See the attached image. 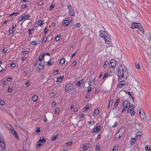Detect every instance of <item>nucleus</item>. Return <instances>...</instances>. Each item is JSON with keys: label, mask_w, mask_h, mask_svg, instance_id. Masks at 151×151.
<instances>
[{"label": "nucleus", "mask_w": 151, "mask_h": 151, "mask_svg": "<svg viewBox=\"0 0 151 151\" xmlns=\"http://www.w3.org/2000/svg\"><path fill=\"white\" fill-rule=\"evenodd\" d=\"M116 136L118 137V138L119 139L122 136H120V134L118 132L116 134Z\"/></svg>", "instance_id": "nucleus-44"}, {"label": "nucleus", "mask_w": 151, "mask_h": 151, "mask_svg": "<svg viewBox=\"0 0 151 151\" xmlns=\"http://www.w3.org/2000/svg\"><path fill=\"white\" fill-rule=\"evenodd\" d=\"M89 146L88 144H86L83 147V150H86L89 147Z\"/></svg>", "instance_id": "nucleus-20"}, {"label": "nucleus", "mask_w": 151, "mask_h": 151, "mask_svg": "<svg viewBox=\"0 0 151 151\" xmlns=\"http://www.w3.org/2000/svg\"><path fill=\"white\" fill-rule=\"evenodd\" d=\"M6 126L12 134L14 136L17 138L18 139V136L16 132L14 130L13 128L9 124H7Z\"/></svg>", "instance_id": "nucleus-3"}, {"label": "nucleus", "mask_w": 151, "mask_h": 151, "mask_svg": "<svg viewBox=\"0 0 151 151\" xmlns=\"http://www.w3.org/2000/svg\"><path fill=\"white\" fill-rule=\"evenodd\" d=\"M89 124L90 125H93L94 124L95 122L94 121H92L91 122H88Z\"/></svg>", "instance_id": "nucleus-46"}, {"label": "nucleus", "mask_w": 151, "mask_h": 151, "mask_svg": "<svg viewBox=\"0 0 151 151\" xmlns=\"http://www.w3.org/2000/svg\"><path fill=\"white\" fill-rule=\"evenodd\" d=\"M5 104L4 101L2 100L1 99H0V105H3Z\"/></svg>", "instance_id": "nucleus-40"}, {"label": "nucleus", "mask_w": 151, "mask_h": 151, "mask_svg": "<svg viewBox=\"0 0 151 151\" xmlns=\"http://www.w3.org/2000/svg\"><path fill=\"white\" fill-rule=\"evenodd\" d=\"M34 29V28H32L31 29H29V35H32V31H33Z\"/></svg>", "instance_id": "nucleus-38"}, {"label": "nucleus", "mask_w": 151, "mask_h": 151, "mask_svg": "<svg viewBox=\"0 0 151 151\" xmlns=\"http://www.w3.org/2000/svg\"><path fill=\"white\" fill-rule=\"evenodd\" d=\"M116 62L115 60L114 59H112L110 60L109 65L110 67L114 69L116 66Z\"/></svg>", "instance_id": "nucleus-5"}, {"label": "nucleus", "mask_w": 151, "mask_h": 151, "mask_svg": "<svg viewBox=\"0 0 151 151\" xmlns=\"http://www.w3.org/2000/svg\"><path fill=\"white\" fill-rule=\"evenodd\" d=\"M76 25L78 27H80L81 26V24H80V23H77Z\"/></svg>", "instance_id": "nucleus-63"}, {"label": "nucleus", "mask_w": 151, "mask_h": 151, "mask_svg": "<svg viewBox=\"0 0 151 151\" xmlns=\"http://www.w3.org/2000/svg\"><path fill=\"white\" fill-rule=\"evenodd\" d=\"M59 109L58 108H57L55 109V113L56 114H58L59 112Z\"/></svg>", "instance_id": "nucleus-56"}, {"label": "nucleus", "mask_w": 151, "mask_h": 151, "mask_svg": "<svg viewBox=\"0 0 151 151\" xmlns=\"http://www.w3.org/2000/svg\"><path fill=\"white\" fill-rule=\"evenodd\" d=\"M14 33V29L12 28H10L9 30V34L10 35Z\"/></svg>", "instance_id": "nucleus-35"}, {"label": "nucleus", "mask_w": 151, "mask_h": 151, "mask_svg": "<svg viewBox=\"0 0 151 151\" xmlns=\"http://www.w3.org/2000/svg\"><path fill=\"white\" fill-rule=\"evenodd\" d=\"M134 151H140L139 149L137 147H135L134 148Z\"/></svg>", "instance_id": "nucleus-64"}, {"label": "nucleus", "mask_w": 151, "mask_h": 151, "mask_svg": "<svg viewBox=\"0 0 151 151\" xmlns=\"http://www.w3.org/2000/svg\"><path fill=\"white\" fill-rule=\"evenodd\" d=\"M42 144L39 141H38L36 145V147L37 148L41 146Z\"/></svg>", "instance_id": "nucleus-28"}, {"label": "nucleus", "mask_w": 151, "mask_h": 151, "mask_svg": "<svg viewBox=\"0 0 151 151\" xmlns=\"http://www.w3.org/2000/svg\"><path fill=\"white\" fill-rule=\"evenodd\" d=\"M0 146L3 149H4L5 148V145L4 142H2L1 143H0Z\"/></svg>", "instance_id": "nucleus-23"}, {"label": "nucleus", "mask_w": 151, "mask_h": 151, "mask_svg": "<svg viewBox=\"0 0 151 151\" xmlns=\"http://www.w3.org/2000/svg\"><path fill=\"white\" fill-rule=\"evenodd\" d=\"M12 86H9L8 89V91L9 93L11 92L12 90Z\"/></svg>", "instance_id": "nucleus-39"}, {"label": "nucleus", "mask_w": 151, "mask_h": 151, "mask_svg": "<svg viewBox=\"0 0 151 151\" xmlns=\"http://www.w3.org/2000/svg\"><path fill=\"white\" fill-rule=\"evenodd\" d=\"M38 99V96L36 95H34L32 98V100L34 102H36Z\"/></svg>", "instance_id": "nucleus-21"}, {"label": "nucleus", "mask_w": 151, "mask_h": 151, "mask_svg": "<svg viewBox=\"0 0 151 151\" xmlns=\"http://www.w3.org/2000/svg\"><path fill=\"white\" fill-rule=\"evenodd\" d=\"M141 24L140 23H134L132 26V29L134 28H138L140 26Z\"/></svg>", "instance_id": "nucleus-7"}, {"label": "nucleus", "mask_w": 151, "mask_h": 151, "mask_svg": "<svg viewBox=\"0 0 151 151\" xmlns=\"http://www.w3.org/2000/svg\"><path fill=\"white\" fill-rule=\"evenodd\" d=\"M63 77H60L58 78L56 80V82H60L62 81L63 79Z\"/></svg>", "instance_id": "nucleus-32"}, {"label": "nucleus", "mask_w": 151, "mask_h": 151, "mask_svg": "<svg viewBox=\"0 0 151 151\" xmlns=\"http://www.w3.org/2000/svg\"><path fill=\"white\" fill-rule=\"evenodd\" d=\"M118 148V146L117 145L114 146L112 151H117Z\"/></svg>", "instance_id": "nucleus-22"}, {"label": "nucleus", "mask_w": 151, "mask_h": 151, "mask_svg": "<svg viewBox=\"0 0 151 151\" xmlns=\"http://www.w3.org/2000/svg\"><path fill=\"white\" fill-rule=\"evenodd\" d=\"M130 106V102L129 100H126L123 101V106H124V107H126V109H127Z\"/></svg>", "instance_id": "nucleus-6"}, {"label": "nucleus", "mask_w": 151, "mask_h": 151, "mask_svg": "<svg viewBox=\"0 0 151 151\" xmlns=\"http://www.w3.org/2000/svg\"><path fill=\"white\" fill-rule=\"evenodd\" d=\"M58 135L57 134L53 135L51 138V140L52 141L55 140L57 138V137H58Z\"/></svg>", "instance_id": "nucleus-25"}, {"label": "nucleus", "mask_w": 151, "mask_h": 151, "mask_svg": "<svg viewBox=\"0 0 151 151\" xmlns=\"http://www.w3.org/2000/svg\"><path fill=\"white\" fill-rule=\"evenodd\" d=\"M101 128L100 126H98L94 129L93 132H98L101 130Z\"/></svg>", "instance_id": "nucleus-13"}, {"label": "nucleus", "mask_w": 151, "mask_h": 151, "mask_svg": "<svg viewBox=\"0 0 151 151\" xmlns=\"http://www.w3.org/2000/svg\"><path fill=\"white\" fill-rule=\"evenodd\" d=\"M31 45H37L38 44L36 43V42L33 41L31 43Z\"/></svg>", "instance_id": "nucleus-48"}, {"label": "nucleus", "mask_w": 151, "mask_h": 151, "mask_svg": "<svg viewBox=\"0 0 151 151\" xmlns=\"http://www.w3.org/2000/svg\"><path fill=\"white\" fill-rule=\"evenodd\" d=\"M95 78H94V79L92 78H90L89 79V81H88V83L89 85L90 86H92L95 83Z\"/></svg>", "instance_id": "nucleus-9"}, {"label": "nucleus", "mask_w": 151, "mask_h": 151, "mask_svg": "<svg viewBox=\"0 0 151 151\" xmlns=\"http://www.w3.org/2000/svg\"><path fill=\"white\" fill-rule=\"evenodd\" d=\"M120 134V136H122L124 132V130L123 128H121L120 129L118 132Z\"/></svg>", "instance_id": "nucleus-16"}, {"label": "nucleus", "mask_w": 151, "mask_h": 151, "mask_svg": "<svg viewBox=\"0 0 151 151\" xmlns=\"http://www.w3.org/2000/svg\"><path fill=\"white\" fill-rule=\"evenodd\" d=\"M142 135V133L141 132H137L136 136L135 137V139H139L141 136Z\"/></svg>", "instance_id": "nucleus-8"}, {"label": "nucleus", "mask_w": 151, "mask_h": 151, "mask_svg": "<svg viewBox=\"0 0 151 151\" xmlns=\"http://www.w3.org/2000/svg\"><path fill=\"white\" fill-rule=\"evenodd\" d=\"M113 99L110 98L109 99V104H108V107L107 108V109H108L111 106L112 104L113 103Z\"/></svg>", "instance_id": "nucleus-17"}, {"label": "nucleus", "mask_w": 151, "mask_h": 151, "mask_svg": "<svg viewBox=\"0 0 151 151\" xmlns=\"http://www.w3.org/2000/svg\"><path fill=\"white\" fill-rule=\"evenodd\" d=\"M71 22V20H68L65 19L64 21V24L66 26H67L68 24H70Z\"/></svg>", "instance_id": "nucleus-14"}, {"label": "nucleus", "mask_w": 151, "mask_h": 151, "mask_svg": "<svg viewBox=\"0 0 151 151\" xmlns=\"http://www.w3.org/2000/svg\"><path fill=\"white\" fill-rule=\"evenodd\" d=\"M28 52H29L28 51L25 50V51H23L22 53V54L23 55H24L28 54Z\"/></svg>", "instance_id": "nucleus-49"}, {"label": "nucleus", "mask_w": 151, "mask_h": 151, "mask_svg": "<svg viewBox=\"0 0 151 151\" xmlns=\"http://www.w3.org/2000/svg\"><path fill=\"white\" fill-rule=\"evenodd\" d=\"M149 145H147L145 147V149L146 151H151Z\"/></svg>", "instance_id": "nucleus-37"}, {"label": "nucleus", "mask_w": 151, "mask_h": 151, "mask_svg": "<svg viewBox=\"0 0 151 151\" xmlns=\"http://www.w3.org/2000/svg\"><path fill=\"white\" fill-rule=\"evenodd\" d=\"M24 20L22 18V16H21L19 18V22H20L22 21V20Z\"/></svg>", "instance_id": "nucleus-60"}, {"label": "nucleus", "mask_w": 151, "mask_h": 151, "mask_svg": "<svg viewBox=\"0 0 151 151\" xmlns=\"http://www.w3.org/2000/svg\"><path fill=\"white\" fill-rule=\"evenodd\" d=\"M68 8L69 11V15L70 16H73L75 14V12L73 10V7L71 5H70L68 6Z\"/></svg>", "instance_id": "nucleus-4"}, {"label": "nucleus", "mask_w": 151, "mask_h": 151, "mask_svg": "<svg viewBox=\"0 0 151 151\" xmlns=\"http://www.w3.org/2000/svg\"><path fill=\"white\" fill-rule=\"evenodd\" d=\"M136 67L137 68L139 69H140V66L139 63L137 62H136L135 63Z\"/></svg>", "instance_id": "nucleus-33"}, {"label": "nucleus", "mask_w": 151, "mask_h": 151, "mask_svg": "<svg viewBox=\"0 0 151 151\" xmlns=\"http://www.w3.org/2000/svg\"><path fill=\"white\" fill-rule=\"evenodd\" d=\"M108 62L106 61L105 62L104 64V66H103L104 67V68H106L107 67V65L108 64Z\"/></svg>", "instance_id": "nucleus-50"}, {"label": "nucleus", "mask_w": 151, "mask_h": 151, "mask_svg": "<svg viewBox=\"0 0 151 151\" xmlns=\"http://www.w3.org/2000/svg\"><path fill=\"white\" fill-rule=\"evenodd\" d=\"M72 143V142H69L66 143V145H67V146H70L71 145Z\"/></svg>", "instance_id": "nucleus-57"}, {"label": "nucleus", "mask_w": 151, "mask_h": 151, "mask_svg": "<svg viewBox=\"0 0 151 151\" xmlns=\"http://www.w3.org/2000/svg\"><path fill=\"white\" fill-rule=\"evenodd\" d=\"M65 62V60L64 58H62L60 60V63L62 65L64 64Z\"/></svg>", "instance_id": "nucleus-34"}, {"label": "nucleus", "mask_w": 151, "mask_h": 151, "mask_svg": "<svg viewBox=\"0 0 151 151\" xmlns=\"http://www.w3.org/2000/svg\"><path fill=\"white\" fill-rule=\"evenodd\" d=\"M28 7V6L26 4H22L21 5V8L22 9H26Z\"/></svg>", "instance_id": "nucleus-27"}, {"label": "nucleus", "mask_w": 151, "mask_h": 151, "mask_svg": "<svg viewBox=\"0 0 151 151\" xmlns=\"http://www.w3.org/2000/svg\"><path fill=\"white\" fill-rule=\"evenodd\" d=\"M140 117L141 118L143 119H145V114H142L141 115H140Z\"/></svg>", "instance_id": "nucleus-55"}, {"label": "nucleus", "mask_w": 151, "mask_h": 151, "mask_svg": "<svg viewBox=\"0 0 151 151\" xmlns=\"http://www.w3.org/2000/svg\"><path fill=\"white\" fill-rule=\"evenodd\" d=\"M16 27V25L15 23H13L12 24V28L13 29L15 28Z\"/></svg>", "instance_id": "nucleus-62"}, {"label": "nucleus", "mask_w": 151, "mask_h": 151, "mask_svg": "<svg viewBox=\"0 0 151 151\" xmlns=\"http://www.w3.org/2000/svg\"><path fill=\"white\" fill-rule=\"evenodd\" d=\"M61 36V35H58L55 37V40L57 41H59Z\"/></svg>", "instance_id": "nucleus-26"}, {"label": "nucleus", "mask_w": 151, "mask_h": 151, "mask_svg": "<svg viewBox=\"0 0 151 151\" xmlns=\"http://www.w3.org/2000/svg\"><path fill=\"white\" fill-rule=\"evenodd\" d=\"M99 35L101 38L104 39L105 43L106 44H109L110 43V37L106 32L102 30H100L99 32Z\"/></svg>", "instance_id": "nucleus-2"}, {"label": "nucleus", "mask_w": 151, "mask_h": 151, "mask_svg": "<svg viewBox=\"0 0 151 151\" xmlns=\"http://www.w3.org/2000/svg\"><path fill=\"white\" fill-rule=\"evenodd\" d=\"M96 150L97 151H100V147L99 145H97V144L96 145Z\"/></svg>", "instance_id": "nucleus-45"}, {"label": "nucleus", "mask_w": 151, "mask_h": 151, "mask_svg": "<svg viewBox=\"0 0 151 151\" xmlns=\"http://www.w3.org/2000/svg\"><path fill=\"white\" fill-rule=\"evenodd\" d=\"M128 73L125 66L121 65L119 68L117 72V76L119 78L126 79L128 76Z\"/></svg>", "instance_id": "nucleus-1"}, {"label": "nucleus", "mask_w": 151, "mask_h": 151, "mask_svg": "<svg viewBox=\"0 0 151 151\" xmlns=\"http://www.w3.org/2000/svg\"><path fill=\"white\" fill-rule=\"evenodd\" d=\"M47 64L48 65H52L54 62H52L51 59H50V60L48 61L47 62Z\"/></svg>", "instance_id": "nucleus-31"}, {"label": "nucleus", "mask_w": 151, "mask_h": 151, "mask_svg": "<svg viewBox=\"0 0 151 151\" xmlns=\"http://www.w3.org/2000/svg\"><path fill=\"white\" fill-rule=\"evenodd\" d=\"M22 16L24 20L28 19L30 17V16L28 14L26 15H23Z\"/></svg>", "instance_id": "nucleus-18"}, {"label": "nucleus", "mask_w": 151, "mask_h": 151, "mask_svg": "<svg viewBox=\"0 0 151 151\" xmlns=\"http://www.w3.org/2000/svg\"><path fill=\"white\" fill-rule=\"evenodd\" d=\"M29 81H27L25 82V84L28 87L29 85Z\"/></svg>", "instance_id": "nucleus-52"}, {"label": "nucleus", "mask_w": 151, "mask_h": 151, "mask_svg": "<svg viewBox=\"0 0 151 151\" xmlns=\"http://www.w3.org/2000/svg\"><path fill=\"white\" fill-rule=\"evenodd\" d=\"M136 139L135 138H132L131 139H130V141H131V145H133L134 143V142H135V139Z\"/></svg>", "instance_id": "nucleus-30"}, {"label": "nucleus", "mask_w": 151, "mask_h": 151, "mask_svg": "<svg viewBox=\"0 0 151 151\" xmlns=\"http://www.w3.org/2000/svg\"><path fill=\"white\" fill-rule=\"evenodd\" d=\"M77 63V62L76 60H75L74 61L73 63V67H74L76 65Z\"/></svg>", "instance_id": "nucleus-59"}, {"label": "nucleus", "mask_w": 151, "mask_h": 151, "mask_svg": "<svg viewBox=\"0 0 151 151\" xmlns=\"http://www.w3.org/2000/svg\"><path fill=\"white\" fill-rule=\"evenodd\" d=\"M118 122H115V124L114 125H113L112 127H115L117 126V125H118Z\"/></svg>", "instance_id": "nucleus-58"}, {"label": "nucleus", "mask_w": 151, "mask_h": 151, "mask_svg": "<svg viewBox=\"0 0 151 151\" xmlns=\"http://www.w3.org/2000/svg\"><path fill=\"white\" fill-rule=\"evenodd\" d=\"M72 84L71 83H69L68 84H67L66 85L65 88V90L66 92H67L70 89L72 86Z\"/></svg>", "instance_id": "nucleus-10"}, {"label": "nucleus", "mask_w": 151, "mask_h": 151, "mask_svg": "<svg viewBox=\"0 0 151 151\" xmlns=\"http://www.w3.org/2000/svg\"><path fill=\"white\" fill-rule=\"evenodd\" d=\"M125 84V81H123L119 82L118 86V87L120 88L123 87Z\"/></svg>", "instance_id": "nucleus-11"}, {"label": "nucleus", "mask_w": 151, "mask_h": 151, "mask_svg": "<svg viewBox=\"0 0 151 151\" xmlns=\"http://www.w3.org/2000/svg\"><path fill=\"white\" fill-rule=\"evenodd\" d=\"M130 113L131 115H134L135 113V112L134 110H132V111H131Z\"/></svg>", "instance_id": "nucleus-61"}, {"label": "nucleus", "mask_w": 151, "mask_h": 151, "mask_svg": "<svg viewBox=\"0 0 151 151\" xmlns=\"http://www.w3.org/2000/svg\"><path fill=\"white\" fill-rule=\"evenodd\" d=\"M45 55H41L40 56L39 58V60L40 61H42V58H43V57H44Z\"/></svg>", "instance_id": "nucleus-36"}, {"label": "nucleus", "mask_w": 151, "mask_h": 151, "mask_svg": "<svg viewBox=\"0 0 151 151\" xmlns=\"http://www.w3.org/2000/svg\"><path fill=\"white\" fill-rule=\"evenodd\" d=\"M7 51V48H4L3 49L2 52H3V53L4 54H5L6 52Z\"/></svg>", "instance_id": "nucleus-51"}, {"label": "nucleus", "mask_w": 151, "mask_h": 151, "mask_svg": "<svg viewBox=\"0 0 151 151\" xmlns=\"http://www.w3.org/2000/svg\"><path fill=\"white\" fill-rule=\"evenodd\" d=\"M54 8V6L51 5V6H50L49 9L50 11H51Z\"/></svg>", "instance_id": "nucleus-54"}, {"label": "nucleus", "mask_w": 151, "mask_h": 151, "mask_svg": "<svg viewBox=\"0 0 151 151\" xmlns=\"http://www.w3.org/2000/svg\"><path fill=\"white\" fill-rule=\"evenodd\" d=\"M44 3L43 1H40L38 3L37 5L39 6H41Z\"/></svg>", "instance_id": "nucleus-47"}, {"label": "nucleus", "mask_w": 151, "mask_h": 151, "mask_svg": "<svg viewBox=\"0 0 151 151\" xmlns=\"http://www.w3.org/2000/svg\"><path fill=\"white\" fill-rule=\"evenodd\" d=\"M47 40V38L45 37H44L43 39V40L42 41V43H44L46 42V41Z\"/></svg>", "instance_id": "nucleus-53"}, {"label": "nucleus", "mask_w": 151, "mask_h": 151, "mask_svg": "<svg viewBox=\"0 0 151 151\" xmlns=\"http://www.w3.org/2000/svg\"><path fill=\"white\" fill-rule=\"evenodd\" d=\"M108 75V72H106L103 76V77L102 79H104Z\"/></svg>", "instance_id": "nucleus-42"}, {"label": "nucleus", "mask_w": 151, "mask_h": 151, "mask_svg": "<svg viewBox=\"0 0 151 151\" xmlns=\"http://www.w3.org/2000/svg\"><path fill=\"white\" fill-rule=\"evenodd\" d=\"M43 24V21L42 20H40L38 22L37 25L39 26H41Z\"/></svg>", "instance_id": "nucleus-29"}, {"label": "nucleus", "mask_w": 151, "mask_h": 151, "mask_svg": "<svg viewBox=\"0 0 151 151\" xmlns=\"http://www.w3.org/2000/svg\"><path fill=\"white\" fill-rule=\"evenodd\" d=\"M99 112V110H98L97 109H96L94 111V114L97 115L98 114Z\"/></svg>", "instance_id": "nucleus-43"}, {"label": "nucleus", "mask_w": 151, "mask_h": 151, "mask_svg": "<svg viewBox=\"0 0 151 151\" xmlns=\"http://www.w3.org/2000/svg\"><path fill=\"white\" fill-rule=\"evenodd\" d=\"M44 65L42 64H40L38 67V70L39 71L42 70L43 68Z\"/></svg>", "instance_id": "nucleus-19"}, {"label": "nucleus", "mask_w": 151, "mask_h": 151, "mask_svg": "<svg viewBox=\"0 0 151 151\" xmlns=\"http://www.w3.org/2000/svg\"><path fill=\"white\" fill-rule=\"evenodd\" d=\"M46 139L44 138H40V139L39 140V141L42 144L43 142H44L46 141Z\"/></svg>", "instance_id": "nucleus-24"}, {"label": "nucleus", "mask_w": 151, "mask_h": 151, "mask_svg": "<svg viewBox=\"0 0 151 151\" xmlns=\"http://www.w3.org/2000/svg\"><path fill=\"white\" fill-rule=\"evenodd\" d=\"M83 80L82 79L77 82V83H76V85L78 86H81L83 85Z\"/></svg>", "instance_id": "nucleus-15"}, {"label": "nucleus", "mask_w": 151, "mask_h": 151, "mask_svg": "<svg viewBox=\"0 0 151 151\" xmlns=\"http://www.w3.org/2000/svg\"><path fill=\"white\" fill-rule=\"evenodd\" d=\"M35 131L37 132H38V133H39L40 132V128L38 127H37L35 129Z\"/></svg>", "instance_id": "nucleus-41"}, {"label": "nucleus", "mask_w": 151, "mask_h": 151, "mask_svg": "<svg viewBox=\"0 0 151 151\" xmlns=\"http://www.w3.org/2000/svg\"><path fill=\"white\" fill-rule=\"evenodd\" d=\"M134 105L132 104L130 105L129 106V107L127 111V112L129 113L131 111H132L134 110Z\"/></svg>", "instance_id": "nucleus-12"}]
</instances>
